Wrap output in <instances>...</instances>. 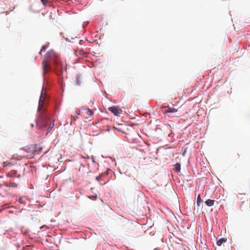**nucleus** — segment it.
Here are the masks:
<instances>
[{
  "label": "nucleus",
  "instance_id": "obj_1",
  "mask_svg": "<svg viewBox=\"0 0 250 250\" xmlns=\"http://www.w3.org/2000/svg\"><path fill=\"white\" fill-rule=\"evenodd\" d=\"M52 62L55 68L59 69L62 67V64L60 61V56L53 49L47 52L42 62L43 74L47 73L51 69L50 63Z\"/></svg>",
  "mask_w": 250,
  "mask_h": 250
},
{
  "label": "nucleus",
  "instance_id": "obj_9",
  "mask_svg": "<svg viewBox=\"0 0 250 250\" xmlns=\"http://www.w3.org/2000/svg\"><path fill=\"white\" fill-rule=\"evenodd\" d=\"M85 113L88 116H92L93 114V112L92 110L89 108H84Z\"/></svg>",
  "mask_w": 250,
  "mask_h": 250
},
{
  "label": "nucleus",
  "instance_id": "obj_16",
  "mask_svg": "<svg viewBox=\"0 0 250 250\" xmlns=\"http://www.w3.org/2000/svg\"><path fill=\"white\" fill-rule=\"evenodd\" d=\"M42 2V4L44 5V6H46L47 2H48V0H41Z\"/></svg>",
  "mask_w": 250,
  "mask_h": 250
},
{
  "label": "nucleus",
  "instance_id": "obj_21",
  "mask_svg": "<svg viewBox=\"0 0 250 250\" xmlns=\"http://www.w3.org/2000/svg\"><path fill=\"white\" fill-rule=\"evenodd\" d=\"M74 120H76V119L75 118V117H73Z\"/></svg>",
  "mask_w": 250,
  "mask_h": 250
},
{
  "label": "nucleus",
  "instance_id": "obj_7",
  "mask_svg": "<svg viewBox=\"0 0 250 250\" xmlns=\"http://www.w3.org/2000/svg\"><path fill=\"white\" fill-rule=\"evenodd\" d=\"M177 111V109L174 107H170L169 106L166 107V108L163 110V112L165 114L167 113H174Z\"/></svg>",
  "mask_w": 250,
  "mask_h": 250
},
{
  "label": "nucleus",
  "instance_id": "obj_2",
  "mask_svg": "<svg viewBox=\"0 0 250 250\" xmlns=\"http://www.w3.org/2000/svg\"><path fill=\"white\" fill-rule=\"evenodd\" d=\"M15 158L21 160L23 158L28 159L32 158L34 157V154L32 150H31L29 147H25L24 148L21 149L18 153L14 155Z\"/></svg>",
  "mask_w": 250,
  "mask_h": 250
},
{
  "label": "nucleus",
  "instance_id": "obj_6",
  "mask_svg": "<svg viewBox=\"0 0 250 250\" xmlns=\"http://www.w3.org/2000/svg\"><path fill=\"white\" fill-rule=\"evenodd\" d=\"M42 146H41L40 145H35L34 146V150L33 151L34 156L42 152Z\"/></svg>",
  "mask_w": 250,
  "mask_h": 250
},
{
  "label": "nucleus",
  "instance_id": "obj_18",
  "mask_svg": "<svg viewBox=\"0 0 250 250\" xmlns=\"http://www.w3.org/2000/svg\"><path fill=\"white\" fill-rule=\"evenodd\" d=\"M8 166V162H3V167H5Z\"/></svg>",
  "mask_w": 250,
  "mask_h": 250
},
{
  "label": "nucleus",
  "instance_id": "obj_15",
  "mask_svg": "<svg viewBox=\"0 0 250 250\" xmlns=\"http://www.w3.org/2000/svg\"><path fill=\"white\" fill-rule=\"evenodd\" d=\"M47 45H43V46H42V49H41V50L40 52V54L41 55H42V52L43 51H44L45 50V49H46V48H47Z\"/></svg>",
  "mask_w": 250,
  "mask_h": 250
},
{
  "label": "nucleus",
  "instance_id": "obj_19",
  "mask_svg": "<svg viewBox=\"0 0 250 250\" xmlns=\"http://www.w3.org/2000/svg\"><path fill=\"white\" fill-rule=\"evenodd\" d=\"M80 114L77 111H75V116H78Z\"/></svg>",
  "mask_w": 250,
  "mask_h": 250
},
{
  "label": "nucleus",
  "instance_id": "obj_4",
  "mask_svg": "<svg viewBox=\"0 0 250 250\" xmlns=\"http://www.w3.org/2000/svg\"><path fill=\"white\" fill-rule=\"evenodd\" d=\"M45 99V91L43 88L42 89L41 96L39 101V105L38 107V110L41 111L43 105L44 104V100Z\"/></svg>",
  "mask_w": 250,
  "mask_h": 250
},
{
  "label": "nucleus",
  "instance_id": "obj_17",
  "mask_svg": "<svg viewBox=\"0 0 250 250\" xmlns=\"http://www.w3.org/2000/svg\"><path fill=\"white\" fill-rule=\"evenodd\" d=\"M90 199H91L92 200H96L97 199V195L94 196L93 197H89Z\"/></svg>",
  "mask_w": 250,
  "mask_h": 250
},
{
  "label": "nucleus",
  "instance_id": "obj_11",
  "mask_svg": "<svg viewBox=\"0 0 250 250\" xmlns=\"http://www.w3.org/2000/svg\"><path fill=\"white\" fill-rule=\"evenodd\" d=\"M214 201L213 200H211V199H208L205 202L206 204L208 207H211V206H213L214 204Z\"/></svg>",
  "mask_w": 250,
  "mask_h": 250
},
{
  "label": "nucleus",
  "instance_id": "obj_10",
  "mask_svg": "<svg viewBox=\"0 0 250 250\" xmlns=\"http://www.w3.org/2000/svg\"><path fill=\"white\" fill-rule=\"evenodd\" d=\"M226 241H227L226 238H221V239H219L218 240H217V245L218 246H220L223 243L226 242Z\"/></svg>",
  "mask_w": 250,
  "mask_h": 250
},
{
  "label": "nucleus",
  "instance_id": "obj_20",
  "mask_svg": "<svg viewBox=\"0 0 250 250\" xmlns=\"http://www.w3.org/2000/svg\"><path fill=\"white\" fill-rule=\"evenodd\" d=\"M13 164L11 162H8V166H12Z\"/></svg>",
  "mask_w": 250,
  "mask_h": 250
},
{
  "label": "nucleus",
  "instance_id": "obj_3",
  "mask_svg": "<svg viewBox=\"0 0 250 250\" xmlns=\"http://www.w3.org/2000/svg\"><path fill=\"white\" fill-rule=\"evenodd\" d=\"M49 119V116L45 110L40 113L39 117L37 119V125L40 128H43L46 126L47 122Z\"/></svg>",
  "mask_w": 250,
  "mask_h": 250
},
{
  "label": "nucleus",
  "instance_id": "obj_13",
  "mask_svg": "<svg viewBox=\"0 0 250 250\" xmlns=\"http://www.w3.org/2000/svg\"><path fill=\"white\" fill-rule=\"evenodd\" d=\"M54 126V122L51 123L50 124H49V126L48 128V129H47V133H48L49 132H50L51 129L53 128Z\"/></svg>",
  "mask_w": 250,
  "mask_h": 250
},
{
  "label": "nucleus",
  "instance_id": "obj_12",
  "mask_svg": "<svg viewBox=\"0 0 250 250\" xmlns=\"http://www.w3.org/2000/svg\"><path fill=\"white\" fill-rule=\"evenodd\" d=\"M202 202V200L201 199V196H200V195L199 194L197 196V205L198 207H199L200 206V204Z\"/></svg>",
  "mask_w": 250,
  "mask_h": 250
},
{
  "label": "nucleus",
  "instance_id": "obj_14",
  "mask_svg": "<svg viewBox=\"0 0 250 250\" xmlns=\"http://www.w3.org/2000/svg\"><path fill=\"white\" fill-rule=\"evenodd\" d=\"M8 186L9 187H13V188H15V187H17L18 186V185L14 183V182H9V184H8Z\"/></svg>",
  "mask_w": 250,
  "mask_h": 250
},
{
  "label": "nucleus",
  "instance_id": "obj_8",
  "mask_svg": "<svg viewBox=\"0 0 250 250\" xmlns=\"http://www.w3.org/2000/svg\"><path fill=\"white\" fill-rule=\"evenodd\" d=\"M173 169L177 172H180L181 170V165L179 163H176L174 165Z\"/></svg>",
  "mask_w": 250,
  "mask_h": 250
},
{
  "label": "nucleus",
  "instance_id": "obj_5",
  "mask_svg": "<svg viewBox=\"0 0 250 250\" xmlns=\"http://www.w3.org/2000/svg\"><path fill=\"white\" fill-rule=\"evenodd\" d=\"M108 110L115 116H119L122 113V110L117 107L112 106L108 108Z\"/></svg>",
  "mask_w": 250,
  "mask_h": 250
}]
</instances>
